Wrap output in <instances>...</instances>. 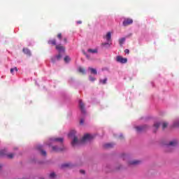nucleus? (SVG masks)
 <instances>
[{
	"label": "nucleus",
	"instance_id": "8",
	"mask_svg": "<svg viewBox=\"0 0 179 179\" xmlns=\"http://www.w3.org/2000/svg\"><path fill=\"white\" fill-rule=\"evenodd\" d=\"M37 150L41 152V154L42 156H47V152L45 150H43V146L42 145H38L36 147Z\"/></svg>",
	"mask_w": 179,
	"mask_h": 179
},
{
	"label": "nucleus",
	"instance_id": "41",
	"mask_svg": "<svg viewBox=\"0 0 179 179\" xmlns=\"http://www.w3.org/2000/svg\"><path fill=\"white\" fill-rule=\"evenodd\" d=\"M2 169V164H0V170Z\"/></svg>",
	"mask_w": 179,
	"mask_h": 179
},
{
	"label": "nucleus",
	"instance_id": "39",
	"mask_svg": "<svg viewBox=\"0 0 179 179\" xmlns=\"http://www.w3.org/2000/svg\"><path fill=\"white\" fill-rule=\"evenodd\" d=\"M80 173H81V174H85V171L81 170L80 171Z\"/></svg>",
	"mask_w": 179,
	"mask_h": 179
},
{
	"label": "nucleus",
	"instance_id": "13",
	"mask_svg": "<svg viewBox=\"0 0 179 179\" xmlns=\"http://www.w3.org/2000/svg\"><path fill=\"white\" fill-rule=\"evenodd\" d=\"M140 163H141V161L139 160H133V161H130L129 162V164L132 166H136V164H139Z\"/></svg>",
	"mask_w": 179,
	"mask_h": 179
},
{
	"label": "nucleus",
	"instance_id": "30",
	"mask_svg": "<svg viewBox=\"0 0 179 179\" xmlns=\"http://www.w3.org/2000/svg\"><path fill=\"white\" fill-rule=\"evenodd\" d=\"M57 38H59V40H62V34L61 33L58 34Z\"/></svg>",
	"mask_w": 179,
	"mask_h": 179
},
{
	"label": "nucleus",
	"instance_id": "15",
	"mask_svg": "<svg viewBox=\"0 0 179 179\" xmlns=\"http://www.w3.org/2000/svg\"><path fill=\"white\" fill-rule=\"evenodd\" d=\"M75 135H76V131L75 130H71L69 134V138H75Z\"/></svg>",
	"mask_w": 179,
	"mask_h": 179
},
{
	"label": "nucleus",
	"instance_id": "24",
	"mask_svg": "<svg viewBox=\"0 0 179 179\" xmlns=\"http://www.w3.org/2000/svg\"><path fill=\"white\" fill-rule=\"evenodd\" d=\"M169 124L167 122H163L162 123V129H166L167 128Z\"/></svg>",
	"mask_w": 179,
	"mask_h": 179
},
{
	"label": "nucleus",
	"instance_id": "37",
	"mask_svg": "<svg viewBox=\"0 0 179 179\" xmlns=\"http://www.w3.org/2000/svg\"><path fill=\"white\" fill-rule=\"evenodd\" d=\"M64 43H68V39L66 38H64Z\"/></svg>",
	"mask_w": 179,
	"mask_h": 179
},
{
	"label": "nucleus",
	"instance_id": "29",
	"mask_svg": "<svg viewBox=\"0 0 179 179\" xmlns=\"http://www.w3.org/2000/svg\"><path fill=\"white\" fill-rule=\"evenodd\" d=\"M89 79L91 82H94V80H96V78L94 77H92V76L89 77Z\"/></svg>",
	"mask_w": 179,
	"mask_h": 179
},
{
	"label": "nucleus",
	"instance_id": "3",
	"mask_svg": "<svg viewBox=\"0 0 179 179\" xmlns=\"http://www.w3.org/2000/svg\"><path fill=\"white\" fill-rule=\"evenodd\" d=\"M116 61L120 64H127V62H128V59L122 57V56H117Z\"/></svg>",
	"mask_w": 179,
	"mask_h": 179
},
{
	"label": "nucleus",
	"instance_id": "23",
	"mask_svg": "<svg viewBox=\"0 0 179 179\" xmlns=\"http://www.w3.org/2000/svg\"><path fill=\"white\" fill-rule=\"evenodd\" d=\"M14 71L17 72V67H14V68L10 69V73H12L13 75Z\"/></svg>",
	"mask_w": 179,
	"mask_h": 179
},
{
	"label": "nucleus",
	"instance_id": "40",
	"mask_svg": "<svg viewBox=\"0 0 179 179\" xmlns=\"http://www.w3.org/2000/svg\"><path fill=\"white\" fill-rule=\"evenodd\" d=\"M77 23H78V24H82V21H78Z\"/></svg>",
	"mask_w": 179,
	"mask_h": 179
},
{
	"label": "nucleus",
	"instance_id": "20",
	"mask_svg": "<svg viewBox=\"0 0 179 179\" xmlns=\"http://www.w3.org/2000/svg\"><path fill=\"white\" fill-rule=\"evenodd\" d=\"M113 146H114V143H107L104 145V148H106V149L113 148Z\"/></svg>",
	"mask_w": 179,
	"mask_h": 179
},
{
	"label": "nucleus",
	"instance_id": "7",
	"mask_svg": "<svg viewBox=\"0 0 179 179\" xmlns=\"http://www.w3.org/2000/svg\"><path fill=\"white\" fill-rule=\"evenodd\" d=\"M146 129H148V125L138 126L136 127L137 132H143V131H146Z\"/></svg>",
	"mask_w": 179,
	"mask_h": 179
},
{
	"label": "nucleus",
	"instance_id": "2",
	"mask_svg": "<svg viewBox=\"0 0 179 179\" xmlns=\"http://www.w3.org/2000/svg\"><path fill=\"white\" fill-rule=\"evenodd\" d=\"M134 23V20L131 18H125L122 22V24L124 27H127V26H129V24H132Z\"/></svg>",
	"mask_w": 179,
	"mask_h": 179
},
{
	"label": "nucleus",
	"instance_id": "31",
	"mask_svg": "<svg viewBox=\"0 0 179 179\" xmlns=\"http://www.w3.org/2000/svg\"><path fill=\"white\" fill-rule=\"evenodd\" d=\"M55 177V173H51L50 174V178H54Z\"/></svg>",
	"mask_w": 179,
	"mask_h": 179
},
{
	"label": "nucleus",
	"instance_id": "12",
	"mask_svg": "<svg viewBox=\"0 0 179 179\" xmlns=\"http://www.w3.org/2000/svg\"><path fill=\"white\" fill-rule=\"evenodd\" d=\"M159 127H160V123L159 122H156L153 125V132H156L157 131V129H159Z\"/></svg>",
	"mask_w": 179,
	"mask_h": 179
},
{
	"label": "nucleus",
	"instance_id": "28",
	"mask_svg": "<svg viewBox=\"0 0 179 179\" xmlns=\"http://www.w3.org/2000/svg\"><path fill=\"white\" fill-rule=\"evenodd\" d=\"M71 164L66 163L62 165V169H65V167H69Z\"/></svg>",
	"mask_w": 179,
	"mask_h": 179
},
{
	"label": "nucleus",
	"instance_id": "14",
	"mask_svg": "<svg viewBox=\"0 0 179 179\" xmlns=\"http://www.w3.org/2000/svg\"><path fill=\"white\" fill-rule=\"evenodd\" d=\"M88 70L90 71L92 75H97V70L96 69L89 67Z\"/></svg>",
	"mask_w": 179,
	"mask_h": 179
},
{
	"label": "nucleus",
	"instance_id": "1",
	"mask_svg": "<svg viewBox=\"0 0 179 179\" xmlns=\"http://www.w3.org/2000/svg\"><path fill=\"white\" fill-rule=\"evenodd\" d=\"M92 138H93V136L88 134H85L80 141L78 139V137L74 136L71 142V145L72 146H76V145H82L83 143H86V142H89V141H90V139H92Z\"/></svg>",
	"mask_w": 179,
	"mask_h": 179
},
{
	"label": "nucleus",
	"instance_id": "26",
	"mask_svg": "<svg viewBox=\"0 0 179 179\" xmlns=\"http://www.w3.org/2000/svg\"><path fill=\"white\" fill-rule=\"evenodd\" d=\"M100 83H102V85H106L107 83V78H105L103 80H100Z\"/></svg>",
	"mask_w": 179,
	"mask_h": 179
},
{
	"label": "nucleus",
	"instance_id": "4",
	"mask_svg": "<svg viewBox=\"0 0 179 179\" xmlns=\"http://www.w3.org/2000/svg\"><path fill=\"white\" fill-rule=\"evenodd\" d=\"M52 149L53 152H63V150H65V147H64V145L59 148L58 146H52Z\"/></svg>",
	"mask_w": 179,
	"mask_h": 179
},
{
	"label": "nucleus",
	"instance_id": "6",
	"mask_svg": "<svg viewBox=\"0 0 179 179\" xmlns=\"http://www.w3.org/2000/svg\"><path fill=\"white\" fill-rule=\"evenodd\" d=\"M79 107H80V109L81 110V113L83 114H85L86 113V110L85 109V103H83L82 100L79 101Z\"/></svg>",
	"mask_w": 179,
	"mask_h": 179
},
{
	"label": "nucleus",
	"instance_id": "9",
	"mask_svg": "<svg viewBox=\"0 0 179 179\" xmlns=\"http://www.w3.org/2000/svg\"><path fill=\"white\" fill-rule=\"evenodd\" d=\"M51 142H59V143H62L64 142L63 138H50Z\"/></svg>",
	"mask_w": 179,
	"mask_h": 179
},
{
	"label": "nucleus",
	"instance_id": "17",
	"mask_svg": "<svg viewBox=\"0 0 179 179\" xmlns=\"http://www.w3.org/2000/svg\"><path fill=\"white\" fill-rule=\"evenodd\" d=\"M48 44H51L52 45H57V40L51 39L48 41Z\"/></svg>",
	"mask_w": 179,
	"mask_h": 179
},
{
	"label": "nucleus",
	"instance_id": "35",
	"mask_svg": "<svg viewBox=\"0 0 179 179\" xmlns=\"http://www.w3.org/2000/svg\"><path fill=\"white\" fill-rule=\"evenodd\" d=\"M124 52H125V54H129V50L126 49V50H124Z\"/></svg>",
	"mask_w": 179,
	"mask_h": 179
},
{
	"label": "nucleus",
	"instance_id": "10",
	"mask_svg": "<svg viewBox=\"0 0 179 179\" xmlns=\"http://www.w3.org/2000/svg\"><path fill=\"white\" fill-rule=\"evenodd\" d=\"M61 58H62V55H61V53H59V55L52 58V62H55V59H57V61H59Z\"/></svg>",
	"mask_w": 179,
	"mask_h": 179
},
{
	"label": "nucleus",
	"instance_id": "32",
	"mask_svg": "<svg viewBox=\"0 0 179 179\" xmlns=\"http://www.w3.org/2000/svg\"><path fill=\"white\" fill-rule=\"evenodd\" d=\"M83 124H85V120L81 119V120H80V125H83Z\"/></svg>",
	"mask_w": 179,
	"mask_h": 179
},
{
	"label": "nucleus",
	"instance_id": "19",
	"mask_svg": "<svg viewBox=\"0 0 179 179\" xmlns=\"http://www.w3.org/2000/svg\"><path fill=\"white\" fill-rule=\"evenodd\" d=\"M78 71L80 72V73H83V75H85L86 73V70L82 67H79Z\"/></svg>",
	"mask_w": 179,
	"mask_h": 179
},
{
	"label": "nucleus",
	"instance_id": "11",
	"mask_svg": "<svg viewBox=\"0 0 179 179\" xmlns=\"http://www.w3.org/2000/svg\"><path fill=\"white\" fill-rule=\"evenodd\" d=\"M22 51L24 54H26V55H28L29 57L31 56V52H30V50L28 48H23Z\"/></svg>",
	"mask_w": 179,
	"mask_h": 179
},
{
	"label": "nucleus",
	"instance_id": "22",
	"mask_svg": "<svg viewBox=\"0 0 179 179\" xmlns=\"http://www.w3.org/2000/svg\"><path fill=\"white\" fill-rule=\"evenodd\" d=\"M124 43H125V38H121L120 39H119L120 45H122Z\"/></svg>",
	"mask_w": 179,
	"mask_h": 179
},
{
	"label": "nucleus",
	"instance_id": "34",
	"mask_svg": "<svg viewBox=\"0 0 179 179\" xmlns=\"http://www.w3.org/2000/svg\"><path fill=\"white\" fill-rule=\"evenodd\" d=\"M102 45L103 47H106V45H107L108 47H110V44L108 43H102Z\"/></svg>",
	"mask_w": 179,
	"mask_h": 179
},
{
	"label": "nucleus",
	"instance_id": "5",
	"mask_svg": "<svg viewBox=\"0 0 179 179\" xmlns=\"http://www.w3.org/2000/svg\"><path fill=\"white\" fill-rule=\"evenodd\" d=\"M56 50H57L59 54H61V52H65V47L61 44L56 45Z\"/></svg>",
	"mask_w": 179,
	"mask_h": 179
},
{
	"label": "nucleus",
	"instance_id": "27",
	"mask_svg": "<svg viewBox=\"0 0 179 179\" xmlns=\"http://www.w3.org/2000/svg\"><path fill=\"white\" fill-rule=\"evenodd\" d=\"M64 59L66 62H69L71 61V58H69V56H66Z\"/></svg>",
	"mask_w": 179,
	"mask_h": 179
},
{
	"label": "nucleus",
	"instance_id": "36",
	"mask_svg": "<svg viewBox=\"0 0 179 179\" xmlns=\"http://www.w3.org/2000/svg\"><path fill=\"white\" fill-rule=\"evenodd\" d=\"M119 138L120 139H124V136L122 134H120Z\"/></svg>",
	"mask_w": 179,
	"mask_h": 179
},
{
	"label": "nucleus",
	"instance_id": "18",
	"mask_svg": "<svg viewBox=\"0 0 179 179\" xmlns=\"http://www.w3.org/2000/svg\"><path fill=\"white\" fill-rule=\"evenodd\" d=\"M87 52H90L91 54H97V49H88Z\"/></svg>",
	"mask_w": 179,
	"mask_h": 179
},
{
	"label": "nucleus",
	"instance_id": "25",
	"mask_svg": "<svg viewBox=\"0 0 179 179\" xmlns=\"http://www.w3.org/2000/svg\"><path fill=\"white\" fill-rule=\"evenodd\" d=\"M14 156H15V155L13 154V153L7 154V157H8V159H13V157H14Z\"/></svg>",
	"mask_w": 179,
	"mask_h": 179
},
{
	"label": "nucleus",
	"instance_id": "16",
	"mask_svg": "<svg viewBox=\"0 0 179 179\" xmlns=\"http://www.w3.org/2000/svg\"><path fill=\"white\" fill-rule=\"evenodd\" d=\"M107 41H111V32H108L105 36Z\"/></svg>",
	"mask_w": 179,
	"mask_h": 179
},
{
	"label": "nucleus",
	"instance_id": "38",
	"mask_svg": "<svg viewBox=\"0 0 179 179\" xmlns=\"http://www.w3.org/2000/svg\"><path fill=\"white\" fill-rule=\"evenodd\" d=\"M85 55H86V57H87V58L88 59H90V57H89V56L87 55V54L85 53Z\"/></svg>",
	"mask_w": 179,
	"mask_h": 179
},
{
	"label": "nucleus",
	"instance_id": "33",
	"mask_svg": "<svg viewBox=\"0 0 179 179\" xmlns=\"http://www.w3.org/2000/svg\"><path fill=\"white\" fill-rule=\"evenodd\" d=\"M173 126L174 127H179V121L175 122L174 124H173Z\"/></svg>",
	"mask_w": 179,
	"mask_h": 179
},
{
	"label": "nucleus",
	"instance_id": "21",
	"mask_svg": "<svg viewBox=\"0 0 179 179\" xmlns=\"http://www.w3.org/2000/svg\"><path fill=\"white\" fill-rule=\"evenodd\" d=\"M177 145V141H172L169 142V146H176Z\"/></svg>",
	"mask_w": 179,
	"mask_h": 179
}]
</instances>
